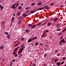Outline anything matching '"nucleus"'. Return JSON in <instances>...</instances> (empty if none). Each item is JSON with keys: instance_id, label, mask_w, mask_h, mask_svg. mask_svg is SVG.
<instances>
[{"instance_id": "obj_1", "label": "nucleus", "mask_w": 66, "mask_h": 66, "mask_svg": "<svg viewBox=\"0 0 66 66\" xmlns=\"http://www.w3.org/2000/svg\"><path fill=\"white\" fill-rule=\"evenodd\" d=\"M48 7V5H46L45 6H44L42 7H41L39 9H37V10L38 11H39V10H44L45 8V9H46V10H48V9H49L50 8V7Z\"/></svg>"}, {"instance_id": "obj_2", "label": "nucleus", "mask_w": 66, "mask_h": 66, "mask_svg": "<svg viewBox=\"0 0 66 66\" xmlns=\"http://www.w3.org/2000/svg\"><path fill=\"white\" fill-rule=\"evenodd\" d=\"M42 25H43V24H42V23H39L36 25V26L37 27L38 26H42Z\"/></svg>"}, {"instance_id": "obj_3", "label": "nucleus", "mask_w": 66, "mask_h": 66, "mask_svg": "<svg viewBox=\"0 0 66 66\" xmlns=\"http://www.w3.org/2000/svg\"><path fill=\"white\" fill-rule=\"evenodd\" d=\"M65 39H63L61 40V41H60V43H62L64 42Z\"/></svg>"}, {"instance_id": "obj_4", "label": "nucleus", "mask_w": 66, "mask_h": 66, "mask_svg": "<svg viewBox=\"0 0 66 66\" xmlns=\"http://www.w3.org/2000/svg\"><path fill=\"white\" fill-rule=\"evenodd\" d=\"M60 64H61L60 63L58 62L56 64V65H57V66H60Z\"/></svg>"}, {"instance_id": "obj_5", "label": "nucleus", "mask_w": 66, "mask_h": 66, "mask_svg": "<svg viewBox=\"0 0 66 66\" xmlns=\"http://www.w3.org/2000/svg\"><path fill=\"white\" fill-rule=\"evenodd\" d=\"M16 53H17L16 52V51H14V52L13 53V55H15V54H16Z\"/></svg>"}, {"instance_id": "obj_6", "label": "nucleus", "mask_w": 66, "mask_h": 66, "mask_svg": "<svg viewBox=\"0 0 66 66\" xmlns=\"http://www.w3.org/2000/svg\"><path fill=\"white\" fill-rule=\"evenodd\" d=\"M31 41H32V39H29L28 40V42L29 43V42H31Z\"/></svg>"}, {"instance_id": "obj_7", "label": "nucleus", "mask_w": 66, "mask_h": 66, "mask_svg": "<svg viewBox=\"0 0 66 66\" xmlns=\"http://www.w3.org/2000/svg\"><path fill=\"white\" fill-rule=\"evenodd\" d=\"M61 24V23H58L56 25V26L57 27H58V26H60Z\"/></svg>"}, {"instance_id": "obj_8", "label": "nucleus", "mask_w": 66, "mask_h": 66, "mask_svg": "<svg viewBox=\"0 0 66 66\" xmlns=\"http://www.w3.org/2000/svg\"><path fill=\"white\" fill-rule=\"evenodd\" d=\"M22 52H19L18 53L19 55H20Z\"/></svg>"}, {"instance_id": "obj_9", "label": "nucleus", "mask_w": 66, "mask_h": 66, "mask_svg": "<svg viewBox=\"0 0 66 66\" xmlns=\"http://www.w3.org/2000/svg\"><path fill=\"white\" fill-rule=\"evenodd\" d=\"M57 19H58V18H55V19L54 20V21H56V20H57Z\"/></svg>"}, {"instance_id": "obj_10", "label": "nucleus", "mask_w": 66, "mask_h": 66, "mask_svg": "<svg viewBox=\"0 0 66 66\" xmlns=\"http://www.w3.org/2000/svg\"><path fill=\"white\" fill-rule=\"evenodd\" d=\"M20 14H21L19 12H17V15L18 16H19V15H20Z\"/></svg>"}, {"instance_id": "obj_11", "label": "nucleus", "mask_w": 66, "mask_h": 66, "mask_svg": "<svg viewBox=\"0 0 66 66\" xmlns=\"http://www.w3.org/2000/svg\"><path fill=\"white\" fill-rule=\"evenodd\" d=\"M51 23L48 22L47 23V25H48V26H50V25H51Z\"/></svg>"}, {"instance_id": "obj_12", "label": "nucleus", "mask_w": 66, "mask_h": 66, "mask_svg": "<svg viewBox=\"0 0 66 66\" xmlns=\"http://www.w3.org/2000/svg\"><path fill=\"white\" fill-rule=\"evenodd\" d=\"M7 37L9 39H10V35H8L7 36Z\"/></svg>"}, {"instance_id": "obj_13", "label": "nucleus", "mask_w": 66, "mask_h": 66, "mask_svg": "<svg viewBox=\"0 0 66 66\" xmlns=\"http://www.w3.org/2000/svg\"><path fill=\"white\" fill-rule=\"evenodd\" d=\"M23 16H25V17H26V16H27V14H26L25 13H24V14H23Z\"/></svg>"}, {"instance_id": "obj_14", "label": "nucleus", "mask_w": 66, "mask_h": 66, "mask_svg": "<svg viewBox=\"0 0 66 66\" xmlns=\"http://www.w3.org/2000/svg\"><path fill=\"white\" fill-rule=\"evenodd\" d=\"M47 54H45L44 55V57H47Z\"/></svg>"}, {"instance_id": "obj_15", "label": "nucleus", "mask_w": 66, "mask_h": 66, "mask_svg": "<svg viewBox=\"0 0 66 66\" xmlns=\"http://www.w3.org/2000/svg\"><path fill=\"white\" fill-rule=\"evenodd\" d=\"M35 26H36V25H33V26H32L31 27V28H34V27H35Z\"/></svg>"}, {"instance_id": "obj_16", "label": "nucleus", "mask_w": 66, "mask_h": 66, "mask_svg": "<svg viewBox=\"0 0 66 66\" xmlns=\"http://www.w3.org/2000/svg\"><path fill=\"white\" fill-rule=\"evenodd\" d=\"M23 48H21V49L19 51H22V50H23Z\"/></svg>"}, {"instance_id": "obj_17", "label": "nucleus", "mask_w": 66, "mask_h": 66, "mask_svg": "<svg viewBox=\"0 0 66 66\" xmlns=\"http://www.w3.org/2000/svg\"><path fill=\"white\" fill-rule=\"evenodd\" d=\"M26 31L27 33H29V30H26Z\"/></svg>"}, {"instance_id": "obj_18", "label": "nucleus", "mask_w": 66, "mask_h": 66, "mask_svg": "<svg viewBox=\"0 0 66 66\" xmlns=\"http://www.w3.org/2000/svg\"><path fill=\"white\" fill-rule=\"evenodd\" d=\"M57 61V59H56L54 61L55 63H56Z\"/></svg>"}, {"instance_id": "obj_19", "label": "nucleus", "mask_w": 66, "mask_h": 66, "mask_svg": "<svg viewBox=\"0 0 66 66\" xmlns=\"http://www.w3.org/2000/svg\"><path fill=\"white\" fill-rule=\"evenodd\" d=\"M24 46V44H22L20 46L21 47H23Z\"/></svg>"}, {"instance_id": "obj_20", "label": "nucleus", "mask_w": 66, "mask_h": 66, "mask_svg": "<svg viewBox=\"0 0 66 66\" xmlns=\"http://www.w3.org/2000/svg\"><path fill=\"white\" fill-rule=\"evenodd\" d=\"M21 7H22V6H20L18 9H19V10H20V9H21Z\"/></svg>"}, {"instance_id": "obj_21", "label": "nucleus", "mask_w": 66, "mask_h": 66, "mask_svg": "<svg viewBox=\"0 0 66 66\" xmlns=\"http://www.w3.org/2000/svg\"><path fill=\"white\" fill-rule=\"evenodd\" d=\"M66 30V28L64 29L63 30L62 32H64Z\"/></svg>"}, {"instance_id": "obj_22", "label": "nucleus", "mask_w": 66, "mask_h": 66, "mask_svg": "<svg viewBox=\"0 0 66 66\" xmlns=\"http://www.w3.org/2000/svg\"><path fill=\"white\" fill-rule=\"evenodd\" d=\"M18 50V49H17V48H16L15 50H14V51H15L16 52V51H17V50Z\"/></svg>"}, {"instance_id": "obj_23", "label": "nucleus", "mask_w": 66, "mask_h": 66, "mask_svg": "<svg viewBox=\"0 0 66 66\" xmlns=\"http://www.w3.org/2000/svg\"><path fill=\"white\" fill-rule=\"evenodd\" d=\"M25 39V38H22L21 39V40H24Z\"/></svg>"}, {"instance_id": "obj_24", "label": "nucleus", "mask_w": 66, "mask_h": 66, "mask_svg": "<svg viewBox=\"0 0 66 66\" xmlns=\"http://www.w3.org/2000/svg\"><path fill=\"white\" fill-rule=\"evenodd\" d=\"M32 24H30L28 25V27H30V26H32Z\"/></svg>"}, {"instance_id": "obj_25", "label": "nucleus", "mask_w": 66, "mask_h": 66, "mask_svg": "<svg viewBox=\"0 0 66 66\" xmlns=\"http://www.w3.org/2000/svg\"><path fill=\"white\" fill-rule=\"evenodd\" d=\"M15 4H13L12 6H11V7L12 8H13V7H14V6H15Z\"/></svg>"}, {"instance_id": "obj_26", "label": "nucleus", "mask_w": 66, "mask_h": 66, "mask_svg": "<svg viewBox=\"0 0 66 66\" xmlns=\"http://www.w3.org/2000/svg\"><path fill=\"white\" fill-rule=\"evenodd\" d=\"M5 34H6V35H8V34H9V33L8 32H5Z\"/></svg>"}, {"instance_id": "obj_27", "label": "nucleus", "mask_w": 66, "mask_h": 66, "mask_svg": "<svg viewBox=\"0 0 66 66\" xmlns=\"http://www.w3.org/2000/svg\"><path fill=\"white\" fill-rule=\"evenodd\" d=\"M3 9V6H2L1 7V10H2Z\"/></svg>"}, {"instance_id": "obj_28", "label": "nucleus", "mask_w": 66, "mask_h": 66, "mask_svg": "<svg viewBox=\"0 0 66 66\" xmlns=\"http://www.w3.org/2000/svg\"><path fill=\"white\" fill-rule=\"evenodd\" d=\"M3 46H1V47H0V49H2V48H3Z\"/></svg>"}, {"instance_id": "obj_29", "label": "nucleus", "mask_w": 66, "mask_h": 66, "mask_svg": "<svg viewBox=\"0 0 66 66\" xmlns=\"http://www.w3.org/2000/svg\"><path fill=\"white\" fill-rule=\"evenodd\" d=\"M35 11H33L31 13V12H30V13H31V14H33V13H35Z\"/></svg>"}, {"instance_id": "obj_30", "label": "nucleus", "mask_w": 66, "mask_h": 66, "mask_svg": "<svg viewBox=\"0 0 66 66\" xmlns=\"http://www.w3.org/2000/svg\"><path fill=\"white\" fill-rule=\"evenodd\" d=\"M42 4V3H39L38 4V5H40Z\"/></svg>"}, {"instance_id": "obj_31", "label": "nucleus", "mask_w": 66, "mask_h": 66, "mask_svg": "<svg viewBox=\"0 0 66 66\" xmlns=\"http://www.w3.org/2000/svg\"><path fill=\"white\" fill-rule=\"evenodd\" d=\"M64 63V62H62L61 63V65H62V64H63Z\"/></svg>"}, {"instance_id": "obj_32", "label": "nucleus", "mask_w": 66, "mask_h": 66, "mask_svg": "<svg viewBox=\"0 0 66 66\" xmlns=\"http://www.w3.org/2000/svg\"><path fill=\"white\" fill-rule=\"evenodd\" d=\"M36 46H37L38 45V43L36 42L35 44Z\"/></svg>"}, {"instance_id": "obj_33", "label": "nucleus", "mask_w": 66, "mask_h": 66, "mask_svg": "<svg viewBox=\"0 0 66 66\" xmlns=\"http://www.w3.org/2000/svg\"><path fill=\"white\" fill-rule=\"evenodd\" d=\"M44 37V34H43L41 38H43V37Z\"/></svg>"}, {"instance_id": "obj_34", "label": "nucleus", "mask_w": 66, "mask_h": 66, "mask_svg": "<svg viewBox=\"0 0 66 66\" xmlns=\"http://www.w3.org/2000/svg\"><path fill=\"white\" fill-rule=\"evenodd\" d=\"M18 5H19V3H17V4L16 5V7H17V6H18Z\"/></svg>"}, {"instance_id": "obj_35", "label": "nucleus", "mask_w": 66, "mask_h": 66, "mask_svg": "<svg viewBox=\"0 0 66 66\" xmlns=\"http://www.w3.org/2000/svg\"><path fill=\"white\" fill-rule=\"evenodd\" d=\"M35 4V3H33L32 4H31V5H34Z\"/></svg>"}, {"instance_id": "obj_36", "label": "nucleus", "mask_w": 66, "mask_h": 66, "mask_svg": "<svg viewBox=\"0 0 66 66\" xmlns=\"http://www.w3.org/2000/svg\"><path fill=\"white\" fill-rule=\"evenodd\" d=\"M18 55V54H16L15 55V57H17V56Z\"/></svg>"}, {"instance_id": "obj_37", "label": "nucleus", "mask_w": 66, "mask_h": 66, "mask_svg": "<svg viewBox=\"0 0 66 66\" xmlns=\"http://www.w3.org/2000/svg\"><path fill=\"white\" fill-rule=\"evenodd\" d=\"M19 44H16L15 45V46H18V45Z\"/></svg>"}, {"instance_id": "obj_38", "label": "nucleus", "mask_w": 66, "mask_h": 66, "mask_svg": "<svg viewBox=\"0 0 66 66\" xmlns=\"http://www.w3.org/2000/svg\"><path fill=\"white\" fill-rule=\"evenodd\" d=\"M59 44L61 46V45H62V43H60V44Z\"/></svg>"}, {"instance_id": "obj_39", "label": "nucleus", "mask_w": 66, "mask_h": 66, "mask_svg": "<svg viewBox=\"0 0 66 66\" xmlns=\"http://www.w3.org/2000/svg\"><path fill=\"white\" fill-rule=\"evenodd\" d=\"M35 11V10H34L33 11H31L30 13H32V12H34V11Z\"/></svg>"}, {"instance_id": "obj_40", "label": "nucleus", "mask_w": 66, "mask_h": 66, "mask_svg": "<svg viewBox=\"0 0 66 66\" xmlns=\"http://www.w3.org/2000/svg\"><path fill=\"white\" fill-rule=\"evenodd\" d=\"M21 16H20V17H19V18H18V19H20V18H21Z\"/></svg>"}, {"instance_id": "obj_41", "label": "nucleus", "mask_w": 66, "mask_h": 66, "mask_svg": "<svg viewBox=\"0 0 66 66\" xmlns=\"http://www.w3.org/2000/svg\"><path fill=\"white\" fill-rule=\"evenodd\" d=\"M60 55V53H59L57 54V56H59Z\"/></svg>"}, {"instance_id": "obj_42", "label": "nucleus", "mask_w": 66, "mask_h": 66, "mask_svg": "<svg viewBox=\"0 0 66 66\" xmlns=\"http://www.w3.org/2000/svg\"><path fill=\"white\" fill-rule=\"evenodd\" d=\"M13 7V9H15V8H16V6H14V7Z\"/></svg>"}, {"instance_id": "obj_43", "label": "nucleus", "mask_w": 66, "mask_h": 66, "mask_svg": "<svg viewBox=\"0 0 66 66\" xmlns=\"http://www.w3.org/2000/svg\"><path fill=\"white\" fill-rule=\"evenodd\" d=\"M59 30H60V29H57L56 30V31H59Z\"/></svg>"}, {"instance_id": "obj_44", "label": "nucleus", "mask_w": 66, "mask_h": 66, "mask_svg": "<svg viewBox=\"0 0 66 66\" xmlns=\"http://www.w3.org/2000/svg\"><path fill=\"white\" fill-rule=\"evenodd\" d=\"M66 43V41H64L63 42V44H65Z\"/></svg>"}, {"instance_id": "obj_45", "label": "nucleus", "mask_w": 66, "mask_h": 66, "mask_svg": "<svg viewBox=\"0 0 66 66\" xmlns=\"http://www.w3.org/2000/svg\"><path fill=\"white\" fill-rule=\"evenodd\" d=\"M15 18L14 17H13L12 18V20H14V19Z\"/></svg>"}, {"instance_id": "obj_46", "label": "nucleus", "mask_w": 66, "mask_h": 66, "mask_svg": "<svg viewBox=\"0 0 66 66\" xmlns=\"http://www.w3.org/2000/svg\"><path fill=\"white\" fill-rule=\"evenodd\" d=\"M46 33H48V30H46L45 31Z\"/></svg>"}, {"instance_id": "obj_47", "label": "nucleus", "mask_w": 66, "mask_h": 66, "mask_svg": "<svg viewBox=\"0 0 66 66\" xmlns=\"http://www.w3.org/2000/svg\"><path fill=\"white\" fill-rule=\"evenodd\" d=\"M34 39H36V38H37V37H35L34 38Z\"/></svg>"}, {"instance_id": "obj_48", "label": "nucleus", "mask_w": 66, "mask_h": 66, "mask_svg": "<svg viewBox=\"0 0 66 66\" xmlns=\"http://www.w3.org/2000/svg\"><path fill=\"white\" fill-rule=\"evenodd\" d=\"M65 57H63V60H65Z\"/></svg>"}, {"instance_id": "obj_49", "label": "nucleus", "mask_w": 66, "mask_h": 66, "mask_svg": "<svg viewBox=\"0 0 66 66\" xmlns=\"http://www.w3.org/2000/svg\"><path fill=\"white\" fill-rule=\"evenodd\" d=\"M13 16H14V17H15V13L13 15Z\"/></svg>"}, {"instance_id": "obj_50", "label": "nucleus", "mask_w": 66, "mask_h": 66, "mask_svg": "<svg viewBox=\"0 0 66 66\" xmlns=\"http://www.w3.org/2000/svg\"><path fill=\"white\" fill-rule=\"evenodd\" d=\"M28 9H29V8L28 7H27L26 8V10H28Z\"/></svg>"}, {"instance_id": "obj_51", "label": "nucleus", "mask_w": 66, "mask_h": 66, "mask_svg": "<svg viewBox=\"0 0 66 66\" xmlns=\"http://www.w3.org/2000/svg\"><path fill=\"white\" fill-rule=\"evenodd\" d=\"M31 39H32V40H34V38H31Z\"/></svg>"}, {"instance_id": "obj_52", "label": "nucleus", "mask_w": 66, "mask_h": 66, "mask_svg": "<svg viewBox=\"0 0 66 66\" xmlns=\"http://www.w3.org/2000/svg\"><path fill=\"white\" fill-rule=\"evenodd\" d=\"M30 45L32 46H33L34 44L32 43H31Z\"/></svg>"}, {"instance_id": "obj_53", "label": "nucleus", "mask_w": 66, "mask_h": 66, "mask_svg": "<svg viewBox=\"0 0 66 66\" xmlns=\"http://www.w3.org/2000/svg\"><path fill=\"white\" fill-rule=\"evenodd\" d=\"M12 63H11L10 64V66H12Z\"/></svg>"}, {"instance_id": "obj_54", "label": "nucleus", "mask_w": 66, "mask_h": 66, "mask_svg": "<svg viewBox=\"0 0 66 66\" xmlns=\"http://www.w3.org/2000/svg\"><path fill=\"white\" fill-rule=\"evenodd\" d=\"M53 5V3H52L51 4V5Z\"/></svg>"}, {"instance_id": "obj_55", "label": "nucleus", "mask_w": 66, "mask_h": 66, "mask_svg": "<svg viewBox=\"0 0 66 66\" xmlns=\"http://www.w3.org/2000/svg\"><path fill=\"white\" fill-rule=\"evenodd\" d=\"M63 38V37H62L60 38V39H62Z\"/></svg>"}, {"instance_id": "obj_56", "label": "nucleus", "mask_w": 66, "mask_h": 66, "mask_svg": "<svg viewBox=\"0 0 66 66\" xmlns=\"http://www.w3.org/2000/svg\"><path fill=\"white\" fill-rule=\"evenodd\" d=\"M15 60H14L13 61V62H15Z\"/></svg>"}, {"instance_id": "obj_57", "label": "nucleus", "mask_w": 66, "mask_h": 66, "mask_svg": "<svg viewBox=\"0 0 66 66\" xmlns=\"http://www.w3.org/2000/svg\"><path fill=\"white\" fill-rule=\"evenodd\" d=\"M29 13V11H27L26 12V14H27V13Z\"/></svg>"}, {"instance_id": "obj_58", "label": "nucleus", "mask_w": 66, "mask_h": 66, "mask_svg": "<svg viewBox=\"0 0 66 66\" xmlns=\"http://www.w3.org/2000/svg\"><path fill=\"white\" fill-rule=\"evenodd\" d=\"M22 18H21L20 19V20H22Z\"/></svg>"}, {"instance_id": "obj_59", "label": "nucleus", "mask_w": 66, "mask_h": 66, "mask_svg": "<svg viewBox=\"0 0 66 66\" xmlns=\"http://www.w3.org/2000/svg\"><path fill=\"white\" fill-rule=\"evenodd\" d=\"M15 4V6H16V5H17V3H15V4Z\"/></svg>"}, {"instance_id": "obj_60", "label": "nucleus", "mask_w": 66, "mask_h": 66, "mask_svg": "<svg viewBox=\"0 0 66 66\" xmlns=\"http://www.w3.org/2000/svg\"><path fill=\"white\" fill-rule=\"evenodd\" d=\"M1 6H2V5H0V9H1Z\"/></svg>"}, {"instance_id": "obj_61", "label": "nucleus", "mask_w": 66, "mask_h": 66, "mask_svg": "<svg viewBox=\"0 0 66 66\" xmlns=\"http://www.w3.org/2000/svg\"><path fill=\"white\" fill-rule=\"evenodd\" d=\"M21 5H22V6H23V4H22Z\"/></svg>"}, {"instance_id": "obj_62", "label": "nucleus", "mask_w": 66, "mask_h": 66, "mask_svg": "<svg viewBox=\"0 0 66 66\" xmlns=\"http://www.w3.org/2000/svg\"><path fill=\"white\" fill-rule=\"evenodd\" d=\"M42 44H43L42 43H41L40 44V45H42Z\"/></svg>"}, {"instance_id": "obj_63", "label": "nucleus", "mask_w": 66, "mask_h": 66, "mask_svg": "<svg viewBox=\"0 0 66 66\" xmlns=\"http://www.w3.org/2000/svg\"><path fill=\"white\" fill-rule=\"evenodd\" d=\"M35 64H34V66H36Z\"/></svg>"}, {"instance_id": "obj_64", "label": "nucleus", "mask_w": 66, "mask_h": 66, "mask_svg": "<svg viewBox=\"0 0 66 66\" xmlns=\"http://www.w3.org/2000/svg\"><path fill=\"white\" fill-rule=\"evenodd\" d=\"M46 64H44V66H46Z\"/></svg>"}]
</instances>
